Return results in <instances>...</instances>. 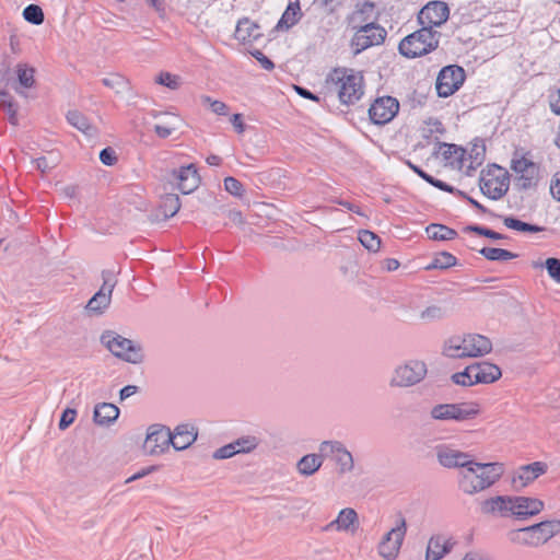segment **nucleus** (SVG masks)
Returning <instances> with one entry per match:
<instances>
[{"instance_id":"f257e3e1","label":"nucleus","mask_w":560,"mask_h":560,"mask_svg":"<svg viewBox=\"0 0 560 560\" xmlns=\"http://www.w3.org/2000/svg\"><path fill=\"white\" fill-rule=\"evenodd\" d=\"M503 465L500 463H477L472 458L458 472V487L467 494H475L494 485L503 475Z\"/></svg>"},{"instance_id":"f03ea898","label":"nucleus","mask_w":560,"mask_h":560,"mask_svg":"<svg viewBox=\"0 0 560 560\" xmlns=\"http://www.w3.org/2000/svg\"><path fill=\"white\" fill-rule=\"evenodd\" d=\"M326 85L334 89L345 105L357 103L363 95L364 78L361 72L349 68H335L326 77Z\"/></svg>"},{"instance_id":"7ed1b4c3","label":"nucleus","mask_w":560,"mask_h":560,"mask_svg":"<svg viewBox=\"0 0 560 560\" xmlns=\"http://www.w3.org/2000/svg\"><path fill=\"white\" fill-rule=\"evenodd\" d=\"M492 343L489 338L479 334L454 335L447 338L442 354L450 359L477 358L489 353Z\"/></svg>"},{"instance_id":"20e7f679","label":"nucleus","mask_w":560,"mask_h":560,"mask_svg":"<svg viewBox=\"0 0 560 560\" xmlns=\"http://www.w3.org/2000/svg\"><path fill=\"white\" fill-rule=\"evenodd\" d=\"M440 33L421 27L406 36L398 46L399 52L407 58H417L435 50L440 42Z\"/></svg>"},{"instance_id":"39448f33","label":"nucleus","mask_w":560,"mask_h":560,"mask_svg":"<svg viewBox=\"0 0 560 560\" xmlns=\"http://www.w3.org/2000/svg\"><path fill=\"white\" fill-rule=\"evenodd\" d=\"M101 340L115 357L126 362L139 364L143 361L141 347L130 339L114 332H105Z\"/></svg>"},{"instance_id":"423d86ee","label":"nucleus","mask_w":560,"mask_h":560,"mask_svg":"<svg viewBox=\"0 0 560 560\" xmlns=\"http://www.w3.org/2000/svg\"><path fill=\"white\" fill-rule=\"evenodd\" d=\"M427 373L428 368L423 361L409 360L395 368L389 385L392 387H411L423 381Z\"/></svg>"},{"instance_id":"0eeeda50","label":"nucleus","mask_w":560,"mask_h":560,"mask_svg":"<svg viewBox=\"0 0 560 560\" xmlns=\"http://www.w3.org/2000/svg\"><path fill=\"white\" fill-rule=\"evenodd\" d=\"M480 413L477 402L439 404L431 408L430 416L440 421H466Z\"/></svg>"},{"instance_id":"6e6552de","label":"nucleus","mask_w":560,"mask_h":560,"mask_svg":"<svg viewBox=\"0 0 560 560\" xmlns=\"http://www.w3.org/2000/svg\"><path fill=\"white\" fill-rule=\"evenodd\" d=\"M354 30L355 32L350 42V47L354 56L370 47L382 45L387 35L383 26L373 22L354 27Z\"/></svg>"},{"instance_id":"1a4fd4ad","label":"nucleus","mask_w":560,"mask_h":560,"mask_svg":"<svg viewBox=\"0 0 560 560\" xmlns=\"http://www.w3.org/2000/svg\"><path fill=\"white\" fill-rule=\"evenodd\" d=\"M406 533V518L401 514H398L395 525L383 536L377 546L378 555L385 560H395L399 555Z\"/></svg>"},{"instance_id":"9d476101","label":"nucleus","mask_w":560,"mask_h":560,"mask_svg":"<svg viewBox=\"0 0 560 560\" xmlns=\"http://www.w3.org/2000/svg\"><path fill=\"white\" fill-rule=\"evenodd\" d=\"M465 71L462 67L450 65L444 67L436 79V92L440 97L453 95L465 81Z\"/></svg>"},{"instance_id":"9b49d317","label":"nucleus","mask_w":560,"mask_h":560,"mask_svg":"<svg viewBox=\"0 0 560 560\" xmlns=\"http://www.w3.org/2000/svg\"><path fill=\"white\" fill-rule=\"evenodd\" d=\"M103 284L100 290L89 300L86 310L95 315H101L109 306L112 293L116 285L115 273L112 270H103Z\"/></svg>"},{"instance_id":"f8f14e48","label":"nucleus","mask_w":560,"mask_h":560,"mask_svg":"<svg viewBox=\"0 0 560 560\" xmlns=\"http://www.w3.org/2000/svg\"><path fill=\"white\" fill-rule=\"evenodd\" d=\"M172 445V432L162 424H152L148 429L143 448L150 455H160Z\"/></svg>"},{"instance_id":"ddd939ff","label":"nucleus","mask_w":560,"mask_h":560,"mask_svg":"<svg viewBox=\"0 0 560 560\" xmlns=\"http://www.w3.org/2000/svg\"><path fill=\"white\" fill-rule=\"evenodd\" d=\"M511 168L517 174L516 185L521 189H529L537 185L539 166L525 156L513 159Z\"/></svg>"},{"instance_id":"4468645a","label":"nucleus","mask_w":560,"mask_h":560,"mask_svg":"<svg viewBox=\"0 0 560 560\" xmlns=\"http://www.w3.org/2000/svg\"><path fill=\"white\" fill-rule=\"evenodd\" d=\"M448 15L450 9L445 2L431 1L420 10L418 21L421 27H429L430 31H434L433 27L444 24Z\"/></svg>"},{"instance_id":"2eb2a0df","label":"nucleus","mask_w":560,"mask_h":560,"mask_svg":"<svg viewBox=\"0 0 560 560\" xmlns=\"http://www.w3.org/2000/svg\"><path fill=\"white\" fill-rule=\"evenodd\" d=\"M399 103L395 97L383 96L374 101L369 109V116L373 124L385 125L398 113Z\"/></svg>"},{"instance_id":"dca6fc26","label":"nucleus","mask_w":560,"mask_h":560,"mask_svg":"<svg viewBox=\"0 0 560 560\" xmlns=\"http://www.w3.org/2000/svg\"><path fill=\"white\" fill-rule=\"evenodd\" d=\"M436 458L441 466L453 469H464L467 465L471 464L474 456L469 453L452 448L446 445H439L435 447Z\"/></svg>"},{"instance_id":"f3484780","label":"nucleus","mask_w":560,"mask_h":560,"mask_svg":"<svg viewBox=\"0 0 560 560\" xmlns=\"http://www.w3.org/2000/svg\"><path fill=\"white\" fill-rule=\"evenodd\" d=\"M498 175L488 174L480 179L481 192L490 199H501L509 190V177L502 168L498 167Z\"/></svg>"},{"instance_id":"a211bd4d","label":"nucleus","mask_w":560,"mask_h":560,"mask_svg":"<svg viewBox=\"0 0 560 560\" xmlns=\"http://www.w3.org/2000/svg\"><path fill=\"white\" fill-rule=\"evenodd\" d=\"M319 451L322 453H329L334 456L335 462L339 466L340 474L353 470V456L340 441H324L319 445Z\"/></svg>"},{"instance_id":"6ab92c4d","label":"nucleus","mask_w":560,"mask_h":560,"mask_svg":"<svg viewBox=\"0 0 560 560\" xmlns=\"http://www.w3.org/2000/svg\"><path fill=\"white\" fill-rule=\"evenodd\" d=\"M545 503L537 499L523 495H513V517L520 521L539 514Z\"/></svg>"},{"instance_id":"aec40b11","label":"nucleus","mask_w":560,"mask_h":560,"mask_svg":"<svg viewBox=\"0 0 560 560\" xmlns=\"http://www.w3.org/2000/svg\"><path fill=\"white\" fill-rule=\"evenodd\" d=\"M547 470V465L542 462H534L528 465L517 468L512 477V486L514 489L520 490L532 481L544 475Z\"/></svg>"},{"instance_id":"412c9836","label":"nucleus","mask_w":560,"mask_h":560,"mask_svg":"<svg viewBox=\"0 0 560 560\" xmlns=\"http://www.w3.org/2000/svg\"><path fill=\"white\" fill-rule=\"evenodd\" d=\"M173 178L182 194L188 195L195 191L200 184V176L194 164L182 166L173 171Z\"/></svg>"},{"instance_id":"4be33fe9","label":"nucleus","mask_w":560,"mask_h":560,"mask_svg":"<svg viewBox=\"0 0 560 560\" xmlns=\"http://www.w3.org/2000/svg\"><path fill=\"white\" fill-rule=\"evenodd\" d=\"M456 541L452 537L436 534L430 537L425 551V560H441L455 547Z\"/></svg>"},{"instance_id":"5701e85b","label":"nucleus","mask_w":560,"mask_h":560,"mask_svg":"<svg viewBox=\"0 0 560 560\" xmlns=\"http://www.w3.org/2000/svg\"><path fill=\"white\" fill-rule=\"evenodd\" d=\"M481 512L499 517H513V497L498 495L481 503Z\"/></svg>"},{"instance_id":"b1692460","label":"nucleus","mask_w":560,"mask_h":560,"mask_svg":"<svg viewBox=\"0 0 560 560\" xmlns=\"http://www.w3.org/2000/svg\"><path fill=\"white\" fill-rule=\"evenodd\" d=\"M359 526V515L352 508H345L338 516L323 527L324 532H354Z\"/></svg>"},{"instance_id":"393cba45","label":"nucleus","mask_w":560,"mask_h":560,"mask_svg":"<svg viewBox=\"0 0 560 560\" xmlns=\"http://www.w3.org/2000/svg\"><path fill=\"white\" fill-rule=\"evenodd\" d=\"M471 371L475 373L472 376L476 384H490L498 381L502 375L498 365L487 361L471 364Z\"/></svg>"},{"instance_id":"a878e982","label":"nucleus","mask_w":560,"mask_h":560,"mask_svg":"<svg viewBox=\"0 0 560 560\" xmlns=\"http://www.w3.org/2000/svg\"><path fill=\"white\" fill-rule=\"evenodd\" d=\"M262 36L260 32V27L258 24L249 20L248 18H243L238 20L234 37L246 44V43H253L259 39Z\"/></svg>"},{"instance_id":"bb28decb","label":"nucleus","mask_w":560,"mask_h":560,"mask_svg":"<svg viewBox=\"0 0 560 560\" xmlns=\"http://www.w3.org/2000/svg\"><path fill=\"white\" fill-rule=\"evenodd\" d=\"M197 439V431L194 425L178 424L172 433V446L177 450H186Z\"/></svg>"},{"instance_id":"cd10ccee","label":"nucleus","mask_w":560,"mask_h":560,"mask_svg":"<svg viewBox=\"0 0 560 560\" xmlns=\"http://www.w3.org/2000/svg\"><path fill=\"white\" fill-rule=\"evenodd\" d=\"M536 544L541 546L560 533V521L549 520L532 525Z\"/></svg>"},{"instance_id":"c85d7f7f","label":"nucleus","mask_w":560,"mask_h":560,"mask_svg":"<svg viewBox=\"0 0 560 560\" xmlns=\"http://www.w3.org/2000/svg\"><path fill=\"white\" fill-rule=\"evenodd\" d=\"M119 416V409L114 404L101 402L94 408L93 419L98 425H110Z\"/></svg>"},{"instance_id":"c756f323","label":"nucleus","mask_w":560,"mask_h":560,"mask_svg":"<svg viewBox=\"0 0 560 560\" xmlns=\"http://www.w3.org/2000/svg\"><path fill=\"white\" fill-rule=\"evenodd\" d=\"M67 121L72 127L84 133L88 138H95L97 136V128L79 110H69L67 114Z\"/></svg>"},{"instance_id":"7c9ffc66","label":"nucleus","mask_w":560,"mask_h":560,"mask_svg":"<svg viewBox=\"0 0 560 560\" xmlns=\"http://www.w3.org/2000/svg\"><path fill=\"white\" fill-rule=\"evenodd\" d=\"M323 462L322 454H307L296 463V469L300 475L310 477L322 467Z\"/></svg>"},{"instance_id":"2f4dec72","label":"nucleus","mask_w":560,"mask_h":560,"mask_svg":"<svg viewBox=\"0 0 560 560\" xmlns=\"http://www.w3.org/2000/svg\"><path fill=\"white\" fill-rule=\"evenodd\" d=\"M302 18L300 2H290L283 12L281 19L277 24V28L279 30H289L294 26Z\"/></svg>"},{"instance_id":"473e14b6","label":"nucleus","mask_w":560,"mask_h":560,"mask_svg":"<svg viewBox=\"0 0 560 560\" xmlns=\"http://www.w3.org/2000/svg\"><path fill=\"white\" fill-rule=\"evenodd\" d=\"M19 85L22 89H32L35 86V68L27 63L20 62L15 68Z\"/></svg>"},{"instance_id":"72a5a7b5","label":"nucleus","mask_w":560,"mask_h":560,"mask_svg":"<svg viewBox=\"0 0 560 560\" xmlns=\"http://www.w3.org/2000/svg\"><path fill=\"white\" fill-rule=\"evenodd\" d=\"M446 317V310L436 304H432L419 312L418 318L424 324L440 322Z\"/></svg>"},{"instance_id":"f704fd0d","label":"nucleus","mask_w":560,"mask_h":560,"mask_svg":"<svg viewBox=\"0 0 560 560\" xmlns=\"http://www.w3.org/2000/svg\"><path fill=\"white\" fill-rule=\"evenodd\" d=\"M429 238L434 241H450L457 236V232L446 225L432 223L427 229Z\"/></svg>"},{"instance_id":"c9c22d12","label":"nucleus","mask_w":560,"mask_h":560,"mask_svg":"<svg viewBox=\"0 0 560 560\" xmlns=\"http://www.w3.org/2000/svg\"><path fill=\"white\" fill-rule=\"evenodd\" d=\"M479 254L491 261H505L517 257L516 254L508 249L494 247H483L479 250Z\"/></svg>"},{"instance_id":"e433bc0d","label":"nucleus","mask_w":560,"mask_h":560,"mask_svg":"<svg viewBox=\"0 0 560 560\" xmlns=\"http://www.w3.org/2000/svg\"><path fill=\"white\" fill-rule=\"evenodd\" d=\"M503 223L508 229H512L524 233H538L544 230L542 226L523 222L514 217H504Z\"/></svg>"},{"instance_id":"4c0bfd02","label":"nucleus","mask_w":560,"mask_h":560,"mask_svg":"<svg viewBox=\"0 0 560 560\" xmlns=\"http://www.w3.org/2000/svg\"><path fill=\"white\" fill-rule=\"evenodd\" d=\"M511 540L524 546L538 547L532 526L520 528L511 533Z\"/></svg>"},{"instance_id":"58836bf2","label":"nucleus","mask_w":560,"mask_h":560,"mask_svg":"<svg viewBox=\"0 0 560 560\" xmlns=\"http://www.w3.org/2000/svg\"><path fill=\"white\" fill-rule=\"evenodd\" d=\"M233 443L237 454H247L258 447L260 440L255 435H243Z\"/></svg>"},{"instance_id":"ea45409f","label":"nucleus","mask_w":560,"mask_h":560,"mask_svg":"<svg viewBox=\"0 0 560 560\" xmlns=\"http://www.w3.org/2000/svg\"><path fill=\"white\" fill-rule=\"evenodd\" d=\"M359 241L368 250L376 253L381 248V238L377 234L369 230H361L359 232Z\"/></svg>"},{"instance_id":"a19ab883","label":"nucleus","mask_w":560,"mask_h":560,"mask_svg":"<svg viewBox=\"0 0 560 560\" xmlns=\"http://www.w3.org/2000/svg\"><path fill=\"white\" fill-rule=\"evenodd\" d=\"M456 257L447 252L439 253L427 269H446L456 265Z\"/></svg>"},{"instance_id":"79ce46f5","label":"nucleus","mask_w":560,"mask_h":560,"mask_svg":"<svg viewBox=\"0 0 560 560\" xmlns=\"http://www.w3.org/2000/svg\"><path fill=\"white\" fill-rule=\"evenodd\" d=\"M161 208L165 217L175 215L180 209L179 197L173 194L166 195L162 200Z\"/></svg>"},{"instance_id":"37998d69","label":"nucleus","mask_w":560,"mask_h":560,"mask_svg":"<svg viewBox=\"0 0 560 560\" xmlns=\"http://www.w3.org/2000/svg\"><path fill=\"white\" fill-rule=\"evenodd\" d=\"M23 18L34 25H40L45 20L44 12L37 4H28L23 10Z\"/></svg>"},{"instance_id":"c03bdc74","label":"nucleus","mask_w":560,"mask_h":560,"mask_svg":"<svg viewBox=\"0 0 560 560\" xmlns=\"http://www.w3.org/2000/svg\"><path fill=\"white\" fill-rule=\"evenodd\" d=\"M464 231L465 232H475L481 236H486L491 240H508L509 238V236H506L504 234L498 233L493 230H490L488 228L480 226V225H468L464 229Z\"/></svg>"},{"instance_id":"a18cd8bd","label":"nucleus","mask_w":560,"mask_h":560,"mask_svg":"<svg viewBox=\"0 0 560 560\" xmlns=\"http://www.w3.org/2000/svg\"><path fill=\"white\" fill-rule=\"evenodd\" d=\"M155 82L171 90H177L180 86V77L170 72H161L156 77Z\"/></svg>"},{"instance_id":"49530a36","label":"nucleus","mask_w":560,"mask_h":560,"mask_svg":"<svg viewBox=\"0 0 560 560\" xmlns=\"http://www.w3.org/2000/svg\"><path fill=\"white\" fill-rule=\"evenodd\" d=\"M201 100V103L203 105H208L210 107V109L217 114V115H220V116H225L228 115L229 113V107L225 103L221 102V101H218V100H212L210 96L208 95H202L200 97Z\"/></svg>"},{"instance_id":"de8ad7c7","label":"nucleus","mask_w":560,"mask_h":560,"mask_svg":"<svg viewBox=\"0 0 560 560\" xmlns=\"http://www.w3.org/2000/svg\"><path fill=\"white\" fill-rule=\"evenodd\" d=\"M425 125L427 126L423 128L424 138H431L434 135H443L445 132L443 124L436 118H429Z\"/></svg>"},{"instance_id":"09e8293b","label":"nucleus","mask_w":560,"mask_h":560,"mask_svg":"<svg viewBox=\"0 0 560 560\" xmlns=\"http://www.w3.org/2000/svg\"><path fill=\"white\" fill-rule=\"evenodd\" d=\"M471 371V365L467 366L463 372H458L452 375V380L455 384L462 386H472L476 384L474 381V375Z\"/></svg>"},{"instance_id":"8fccbe9b","label":"nucleus","mask_w":560,"mask_h":560,"mask_svg":"<svg viewBox=\"0 0 560 560\" xmlns=\"http://www.w3.org/2000/svg\"><path fill=\"white\" fill-rule=\"evenodd\" d=\"M544 266L549 277L560 283V259L555 257L547 258Z\"/></svg>"},{"instance_id":"3c124183","label":"nucleus","mask_w":560,"mask_h":560,"mask_svg":"<svg viewBox=\"0 0 560 560\" xmlns=\"http://www.w3.org/2000/svg\"><path fill=\"white\" fill-rule=\"evenodd\" d=\"M224 188L229 194L236 197H242L245 191L243 184L232 176L224 178Z\"/></svg>"},{"instance_id":"603ef678","label":"nucleus","mask_w":560,"mask_h":560,"mask_svg":"<svg viewBox=\"0 0 560 560\" xmlns=\"http://www.w3.org/2000/svg\"><path fill=\"white\" fill-rule=\"evenodd\" d=\"M236 454H237V452L235 450L234 443L231 442V443L223 445V446L219 447L218 450H215L213 453V458L226 459V458L233 457Z\"/></svg>"},{"instance_id":"864d4df0","label":"nucleus","mask_w":560,"mask_h":560,"mask_svg":"<svg viewBox=\"0 0 560 560\" xmlns=\"http://www.w3.org/2000/svg\"><path fill=\"white\" fill-rule=\"evenodd\" d=\"M75 417L77 411L74 409L67 408L66 410H63L59 421V429L66 430L74 422Z\"/></svg>"},{"instance_id":"5fc2aeb1","label":"nucleus","mask_w":560,"mask_h":560,"mask_svg":"<svg viewBox=\"0 0 560 560\" xmlns=\"http://www.w3.org/2000/svg\"><path fill=\"white\" fill-rule=\"evenodd\" d=\"M100 160L103 164L112 166L117 162L116 152L112 148H105L100 152Z\"/></svg>"},{"instance_id":"6e6d98bb","label":"nucleus","mask_w":560,"mask_h":560,"mask_svg":"<svg viewBox=\"0 0 560 560\" xmlns=\"http://www.w3.org/2000/svg\"><path fill=\"white\" fill-rule=\"evenodd\" d=\"M176 129H177L176 126L171 125L168 122H166L164 125L156 124L154 126L155 133L158 135V137H160L162 139L170 137L173 133V131H175Z\"/></svg>"},{"instance_id":"4d7b16f0","label":"nucleus","mask_w":560,"mask_h":560,"mask_svg":"<svg viewBox=\"0 0 560 560\" xmlns=\"http://www.w3.org/2000/svg\"><path fill=\"white\" fill-rule=\"evenodd\" d=\"M253 56L265 70H272L275 68V63L260 50L253 52Z\"/></svg>"},{"instance_id":"13d9d810","label":"nucleus","mask_w":560,"mask_h":560,"mask_svg":"<svg viewBox=\"0 0 560 560\" xmlns=\"http://www.w3.org/2000/svg\"><path fill=\"white\" fill-rule=\"evenodd\" d=\"M485 151H486V148L483 144H481V145L474 144V148L471 149V152H470V158H474L472 163H475L477 166L482 163Z\"/></svg>"},{"instance_id":"bf43d9fd","label":"nucleus","mask_w":560,"mask_h":560,"mask_svg":"<svg viewBox=\"0 0 560 560\" xmlns=\"http://www.w3.org/2000/svg\"><path fill=\"white\" fill-rule=\"evenodd\" d=\"M550 192L555 199L560 201V172H557L551 179Z\"/></svg>"},{"instance_id":"052dcab7","label":"nucleus","mask_w":560,"mask_h":560,"mask_svg":"<svg viewBox=\"0 0 560 560\" xmlns=\"http://www.w3.org/2000/svg\"><path fill=\"white\" fill-rule=\"evenodd\" d=\"M441 147L444 148L442 154L445 160H451L453 154H456L460 150L456 144L442 143Z\"/></svg>"},{"instance_id":"680f3d73","label":"nucleus","mask_w":560,"mask_h":560,"mask_svg":"<svg viewBox=\"0 0 560 560\" xmlns=\"http://www.w3.org/2000/svg\"><path fill=\"white\" fill-rule=\"evenodd\" d=\"M34 162L36 164V168L39 170L42 173H46L52 168V165L48 162V159L46 156H40L36 159Z\"/></svg>"},{"instance_id":"e2e57ef3","label":"nucleus","mask_w":560,"mask_h":560,"mask_svg":"<svg viewBox=\"0 0 560 560\" xmlns=\"http://www.w3.org/2000/svg\"><path fill=\"white\" fill-rule=\"evenodd\" d=\"M294 89H295L296 93L304 98L315 101V102L319 101V97L317 95L313 94L310 90H307L303 86L295 85Z\"/></svg>"},{"instance_id":"0e129e2a","label":"nucleus","mask_w":560,"mask_h":560,"mask_svg":"<svg viewBox=\"0 0 560 560\" xmlns=\"http://www.w3.org/2000/svg\"><path fill=\"white\" fill-rule=\"evenodd\" d=\"M154 470H155L154 466L145 467V468L141 469L140 471L136 472L135 475H132L131 477H129L126 480V483L132 482V481L138 480L140 478H143V477H145L147 475L151 474Z\"/></svg>"},{"instance_id":"69168bd1","label":"nucleus","mask_w":560,"mask_h":560,"mask_svg":"<svg viewBox=\"0 0 560 560\" xmlns=\"http://www.w3.org/2000/svg\"><path fill=\"white\" fill-rule=\"evenodd\" d=\"M408 165L409 167L418 175L420 176L422 179H424L427 183H432V177L430 174H428L427 172H424L422 168H420L419 166L412 164L411 162H408Z\"/></svg>"},{"instance_id":"338daca9","label":"nucleus","mask_w":560,"mask_h":560,"mask_svg":"<svg viewBox=\"0 0 560 560\" xmlns=\"http://www.w3.org/2000/svg\"><path fill=\"white\" fill-rule=\"evenodd\" d=\"M231 122L232 125L234 126L235 130L238 132V133H243L244 130H245V125L242 120V115L241 114H234L231 118Z\"/></svg>"},{"instance_id":"774afa93","label":"nucleus","mask_w":560,"mask_h":560,"mask_svg":"<svg viewBox=\"0 0 560 560\" xmlns=\"http://www.w3.org/2000/svg\"><path fill=\"white\" fill-rule=\"evenodd\" d=\"M138 390V387L135 385H127L124 388L120 389V399L124 400L126 398H129L130 396L135 395Z\"/></svg>"}]
</instances>
